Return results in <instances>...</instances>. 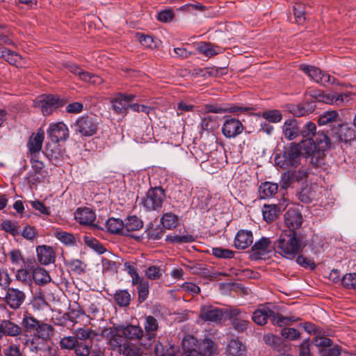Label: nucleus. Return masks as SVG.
<instances>
[{"label":"nucleus","mask_w":356,"mask_h":356,"mask_svg":"<svg viewBox=\"0 0 356 356\" xmlns=\"http://www.w3.org/2000/svg\"><path fill=\"white\" fill-rule=\"evenodd\" d=\"M273 245L276 252L288 259L296 258L302 249L300 241L293 231L282 233Z\"/></svg>","instance_id":"f257e3e1"},{"label":"nucleus","mask_w":356,"mask_h":356,"mask_svg":"<svg viewBox=\"0 0 356 356\" xmlns=\"http://www.w3.org/2000/svg\"><path fill=\"white\" fill-rule=\"evenodd\" d=\"M302 158L296 143H290L289 147H284L283 152L275 156L277 166L282 169L296 168L300 163Z\"/></svg>","instance_id":"f03ea898"},{"label":"nucleus","mask_w":356,"mask_h":356,"mask_svg":"<svg viewBox=\"0 0 356 356\" xmlns=\"http://www.w3.org/2000/svg\"><path fill=\"white\" fill-rule=\"evenodd\" d=\"M53 333L52 325L42 321L33 332L31 339L26 340V343L29 346L31 351L38 352L44 348V343L50 340Z\"/></svg>","instance_id":"7ed1b4c3"},{"label":"nucleus","mask_w":356,"mask_h":356,"mask_svg":"<svg viewBox=\"0 0 356 356\" xmlns=\"http://www.w3.org/2000/svg\"><path fill=\"white\" fill-rule=\"evenodd\" d=\"M226 319L230 320L232 326L238 332L246 331L250 324L248 314L237 307H228Z\"/></svg>","instance_id":"20e7f679"},{"label":"nucleus","mask_w":356,"mask_h":356,"mask_svg":"<svg viewBox=\"0 0 356 356\" xmlns=\"http://www.w3.org/2000/svg\"><path fill=\"white\" fill-rule=\"evenodd\" d=\"M101 335L108 341V343L112 349H116L120 353L129 343L125 339V337L122 332V328L119 325L113 326L109 328L104 327L102 331Z\"/></svg>","instance_id":"39448f33"},{"label":"nucleus","mask_w":356,"mask_h":356,"mask_svg":"<svg viewBox=\"0 0 356 356\" xmlns=\"http://www.w3.org/2000/svg\"><path fill=\"white\" fill-rule=\"evenodd\" d=\"M165 199L164 190L160 186L151 188L142 199L143 206L149 211H156L162 207Z\"/></svg>","instance_id":"423d86ee"},{"label":"nucleus","mask_w":356,"mask_h":356,"mask_svg":"<svg viewBox=\"0 0 356 356\" xmlns=\"http://www.w3.org/2000/svg\"><path fill=\"white\" fill-rule=\"evenodd\" d=\"M74 128L75 132L82 136H91L97 132V123L93 118L83 115L76 120Z\"/></svg>","instance_id":"0eeeda50"},{"label":"nucleus","mask_w":356,"mask_h":356,"mask_svg":"<svg viewBox=\"0 0 356 356\" xmlns=\"http://www.w3.org/2000/svg\"><path fill=\"white\" fill-rule=\"evenodd\" d=\"M300 70L310 77L315 82L325 86L327 83L334 84L335 78L331 76L329 74L323 72L319 68L307 65H301Z\"/></svg>","instance_id":"6e6552de"},{"label":"nucleus","mask_w":356,"mask_h":356,"mask_svg":"<svg viewBox=\"0 0 356 356\" xmlns=\"http://www.w3.org/2000/svg\"><path fill=\"white\" fill-rule=\"evenodd\" d=\"M65 101L52 95H45L37 100L35 106L39 108L44 115H49L56 108L65 105Z\"/></svg>","instance_id":"1a4fd4ad"},{"label":"nucleus","mask_w":356,"mask_h":356,"mask_svg":"<svg viewBox=\"0 0 356 356\" xmlns=\"http://www.w3.org/2000/svg\"><path fill=\"white\" fill-rule=\"evenodd\" d=\"M298 145L299 151L302 153V156H311L316 154L323 152L326 148L328 147L329 140L325 141V145H318V140H314L312 138L303 139L300 143H296Z\"/></svg>","instance_id":"9d476101"},{"label":"nucleus","mask_w":356,"mask_h":356,"mask_svg":"<svg viewBox=\"0 0 356 356\" xmlns=\"http://www.w3.org/2000/svg\"><path fill=\"white\" fill-rule=\"evenodd\" d=\"M4 302L10 309L17 310L19 309L26 300L25 293L14 287H8L6 290Z\"/></svg>","instance_id":"9b49d317"},{"label":"nucleus","mask_w":356,"mask_h":356,"mask_svg":"<svg viewBox=\"0 0 356 356\" xmlns=\"http://www.w3.org/2000/svg\"><path fill=\"white\" fill-rule=\"evenodd\" d=\"M245 129V127L239 120L235 118H225L222 125L221 131L226 138H235Z\"/></svg>","instance_id":"f8f14e48"},{"label":"nucleus","mask_w":356,"mask_h":356,"mask_svg":"<svg viewBox=\"0 0 356 356\" xmlns=\"http://www.w3.org/2000/svg\"><path fill=\"white\" fill-rule=\"evenodd\" d=\"M228 307L218 308L213 306H204L200 310V317L204 321L220 323L222 318L226 319Z\"/></svg>","instance_id":"ddd939ff"},{"label":"nucleus","mask_w":356,"mask_h":356,"mask_svg":"<svg viewBox=\"0 0 356 356\" xmlns=\"http://www.w3.org/2000/svg\"><path fill=\"white\" fill-rule=\"evenodd\" d=\"M49 139L55 143L65 141L69 137V130L67 125L63 122L51 123L47 131Z\"/></svg>","instance_id":"4468645a"},{"label":"nucleus","mask_w":356,"mask_h":356,"mask_svg":"<svg viewBox=\"0 0 356 356\" xmlns=\"http://www.w3.org/2000/svg\"><path fill=\"white\" fill-rule=\"evenodd\" d=\"M159 328V323L157 320L152 316H147L145 317L144 323L145 334H143L144 339H146L145 342L141 341V345L148 348L152 346L156 339V332Z\"/></svg>","instance_id":"2eb2a0df"},{"label":"nucleus","mask_w":356,"mask_h":356,"mask_svg":"<svg viewBox=\"0 0 356 356\" xmlns=\"http://www.w3.org/2000/svg\"><path fill=\"white\" fill-rule=\"evenodd\" d=\"M330 134L340 142L347 143L354 139L355 130L341 120L337 126L330 129Z\"/></svg>","instance_id":"dca6fc26"},{"label":"nucleus","mask_w":356,"mask_h":356,"mask_svg":"<svg viewBox=\"0 0 356 356\" xmlns=\"http://www.w3.org/2000/svg\"><path fill=\"white\" fill-rule=\"evenodd\" d=\"M300 135L303 139L312 138L314 140H318V145H325V140H329L327 135L323 132H316V127L314 123L312 122H307L302 129H300Z\"/></svg>","instance_id":"f3484780"},{"label":"nucleus","mask_w":356,"mask_h":356,"mask_svg":"<svg viewBox=\"0 0 356 356\" xmlns=\"http://www.w3.org/2000/svg\"><path fill=\"white\" fill-rule=\"evenodd\" d=\"M194 348L197 350L203 356H213L218 354V344L210 338L197 339L195 338Z\"/></svg>","instance_id":"a211bd4d"},{"label":"nucleus","mask_w":356,"mask_h":356,"mask_svg":"<svg viewBox=\"0 0 356 356\" xmlns=\"http://www.w3.org/2000/svg\"><path fill=\"white\" fill-rule=\"evenodd\" d=\"M38 261L42 265L47 266L55 262L56 254L52 247L42 245L36 248Z\"/></svg>","instance_id":"6ab92c4d"},{"label":"nucleus","mask_w":356,"mask_h":356,"mask_svg":"<svg viewBox=\"0 0 356 356\" xmlns=\"http://www.w3.org/2000/svg\"><path fill=\"white\" fill-rule=\"evenodd\" d=\"M123 222L122 235L131 237H134V232L140 230L143 226L142 220L136 216H130L125 218Z\"/></svg>","instance_id":"aec40b11"},{"label":"nucleus","mask_w":356,"mask_h":356,"mask_svg":"<svg viewBox=\"0 0 356 356\" xmlns=\"http://www.w3.org/2000/svg\"><path fill=\"white\" fill-rule=\"evenodd\" d=\"M307 177V172L303 170L284 172L281 177L280 186L282 188L286 189L290 187L294 181H299Z\"/></svg>","instance_id":"412c9836"},{"label":"nucleus","mask_w":356,"mask_h":356,"mask_svg":"<svg viewBox=\"0 0 356 356\" xmlns=\"http://www.w3.org/2000/svg\"><path fill=\"white\" fill-rule=\"evenodd\" d=\"M76 220L81 225H92L96 219L94 211L88 207L78 208L74 213Z\"/></svg>","instance_id":"4be33fe9"},{"label":"nucleus","mask_w":356,"mask_h":356,"mask_svg":"<svg viewBox=\"0 0 356 356\" xmlns=\"http://www.w3.org/2000/svg\"><path fill=\"white\" fill-rule=\"evenodd\" d=\"M271 250V241L269 238L262 237L256 241L252 247V255L254 259H261L263 256Z\"/></svg>","instance_id":"5701e85b"},{"label":"nucleus","mask_w":356,"mask_h":356,"mask_svg":"<svg viewBox=\"0 0 356 356\" xmlns=\"http://www.w3.org/2000/svg\"><path fill=\"white\" fill-rule=\"evenodd\" d=\"M282 129L285 138L288 140H293L300 135L299 122L296 119L286 120L282 127Z\"/></svg>","instance_id":"b1692460"},{"label":"nucleus","mask_w":356,"mask_h":356,"mask_svg":"<svg viewBox=\"0 0 356 356\" xmlns=\"http://www.w3.org/2000/svg\"><path fill=\"white\" fill-rule=\"evenodd\" d=\"M225 353L227 356H247V348L238 339H232L229 341Z\"/></svg>","instance_id":"393cba45"},{"label":"nucleus","mask_w":356,"mask_h":356,"mask_svg":"<svg viewBox=\"0 0 356 356\" xmlns=\"http://www.w3.org/2000/svg\"><path fill=\"white\" fill-rule=\"evenodd\" d=\"M23 328L18 324L10 321L2 320L0 322V333L10 337H18L22 334Z\"/></svg>","instance_id":"a878e982"},{"label":"nucleus","mask_w":356,"mask_h":356,"mask_svg":"<svg viewBox=\"0 0 356 356\" xmlns=\"http://www.w3.org/2000/svg\"><path fill=\"white\" fill-rule=\"evenodd\" d=\"M122 328V332L125 337V339L129 340H137L141 339L143 341V330L139 325H119Z\"/></svg>","instance_id":"bb28decb"},{"label":"nucleus","mask_w":356,"mask_h":356,"mask_svg":"<svg viewBox=\"0 0 356 356\" xmlns=\"http://www.w3.org/2000/svg\"><path fill=\"white\" fill-rule=\"evenodd\" d=\"M284 222L291 231H293L301 226L302 217L296 209H289L284 214Z\"/></svg>","instance_id":"cd10ccee"},{"label":"nucleus","mask_w":356,"mask_h":356,"mask_svg":"<svg viewBox=\"0 0 356 356\" xmlns=\"http://www.w3.org/2000/svg\"><path fill=\"white\" fill-rule=\"evenodd\" d=\"M253 241V236L250 231L239 230L234 238V246L237 249H245Z\"/></svg>","instance_id":"c85d7f7f"},{"label":"nucleus","mask_w":356,"mask_h":356,"mask_svg":"<svg viewBox=\"0 0 356 356\" xmlns=\"http://www.w3.org/2000/svg\"><path fill=\"white\" fill-rule=\"evenodd\" d=\"M341 120L338 111H327L323 112L318 118L319 125H329L331 128L337 126Z\"/></svg>","instance_id":"c756f323"},{"label":"nucleus","mask_w":356,"mask_h":356,"mask_svg":"<svg viewBox=\"0 0 356 356\" xmlns=\"http://www.w3.org/2000/svg\"><path fill=\"white\" fill-rule=\"evenodd\" d=\"M273 311L267 307H262L255 310L252 316V321L259 325H265L267 319L272 321Z\"/></svg>","instance_id":"7c9ffc66"},{"label":"nucleus","mask_w":356,"mask_h":356,"mask_svg":"<svg viewBox=\"0 0 356 356\" xmlns=\"http://www.w3.org/2000/svg\"><path fill=\"white\" fill-rule=\"evenodd\" d=\"M195 337L191 335L186 336L182 339L183 353L181 356H203L197 350L194 348Z\"/></svg>","instance_id":"2f4dec72"},{"label":"nucleus","mask_w":356,"mask_h":356,"mask_svg":"<svg viewBox=\"0 0 356 356\" xmlns=\"http://www.w3.org/2000/svg\"><path fill=\"white\" fill-rule=\"evenodd\" d=\"M44 138V132L41 130L31 136L27 145L30 153L40 152Z\"/></svg>","instance_id":"473e14b6"},{"label":"nucleus","mask_w":356,"mask_h":356,"mask_svg":"<svg viewBox=\"0 0 356 356\" xmlns=\"http://www.w3.org/2000/svg\"><path fill=\"white\" fill-rule=\"evenodd\" d=\"M112 108L117 114L126 115L128 113L127 101L125 100L124 95L118 94L112 100Z\"/></svg>","instance_id":"72a5a7b5"},{"label":"nucleus","mask_w":356,"mask_h":356,"mask_svg":"<svg viewBox=\"0 0 356 356\" xmlns=\"http://www.w3.org/2000/svg\"><path fill=\"white\" fill-rule=\"evenodd\" d=\"M42 321L35 318L29 312L23 314L22 325L26 332H33Z\"/></svg>","instance_id":"f704fd0d"},{"label":"nucleus","mask_w":356,"mask_h":356,"mask_svg":"<svg viewBox=\"0 0 356 356\" xmlns=\"http://www.w3.org/2000/svg\"><path fill=\"white\" fill-rule=\"evenodd\" d=\"M51 280L49 273L43 268L37 267L32 272L31 284L34 280L36 284L43 285L49 283Z\"/></svg>","instance_id":"c9c22d12"},{"label":"nucleus","mask_w":356,"mask_h":356,"mask_svg":"<svg viewBox=\"0 0 356 356\" xmlns=\"http://www.w3.org/2000/svg\"><path fill=\"white\" fill-rule=\"evenodd\" d=\"M197 49L206 56H213L221 52L223 49L219 46L213 45L211 43L200 42L197 44Z\"/></svg>","instance_id":"e433bc0d"},{"label":"nucleus","mask_w":356,"mask_h":356,"mask_svg":"<svg viewBox=\"0 0 356 356\" xmlns=\"http://www.w3.org/2000/svg\"><path fill=\"white\" fill-rule=\"evenodd\" d=\"M165 241L172 243H188L193 242L195 238L192 234L188 233V232L184 229V232L181 235L176 234H170L167 235Z\"/></svg>","instance_id":"4c0bfd02"},{"label":"nucleus","mask_w":356,"mask_h":356,"mask_svg":"<svg viewBox=\"0 0 356 356\" xmlns=\"http://www.w3.org/2000/svg\"><path fill=\"white\" fill-rule=\"evenodd\" d=\"M278 191V185L272 182H264L259 186V196L262 199L273 197Z\"/></svg>","instance_id":"58836bf2"},{"label":"nucleus","mask_w":356,"mask_h":356,"mask_svg":"<svg viewBox=\"0 0 356 356\" xmlns=\"http://www.w3.org/2000/svg\"><path fill=\"white\" fill-rule=\"evenodd\" d=\"M280 211V209L276 204H264L262 209L263 218L267 222L275 220Z\"/></svg>","instance_id":"ea45409f"},{"label":"nucleus","mask_w":356,"mask_h":356,"mask_svg":"<svg viewBox=\"0 0 356 356\" xmlns=\"http://www.w3.org/2000/svg\"><path fill=\"white\" fill-rule=\"evenodd\" d=\"M0 57L6 59L9 63L16 65L20 64V60H22L21 56L1 45H0Z\"/></svg>","instance_id":"a19ab883"},{"label":"nucleus","mask_w":356,"mask_h":356,"mask_svg":"<svg viewBox=\"0 0 356 356\" xmlns=\"http://www.w3.org/2000/svg\"><path fill=\"white\" fill-rule=\"evenodd\" d=\"M162 225L167 229H172L179 225V218L172 212H167L161 218Z\"/></svg>","instance_id":"79ce46f5"},{"label":"nucleus","mask_w":356,"mask_h":356,"mask_svg":"<svg viewBox=\"0 0 356 356\" xmlns=\"http://www.w3.org/2000/svg\"><path fill=\"white\" fill-rule=\"evenodd\" d=\"M46 156L50 162L55 165H60L63 161V154L58 145L47 149Z\"/></svg>","instance_id":"37998d69"},{"label":"nucleus","mask_w":356,"mask_h":356,"mask_svg":"<svg viewBox=\"0 0 356 356\" xmlns=\"http://www.w3.org/2000/svg\"><path fill=\"white\" fill-rule=\"evenodd\" d=\"M123 225V220L120 218H110L106 222L108 231L113 234H122Z\"/></svg>","instance_id":"c03bdc74"},{"label":"nucleus","mask_w":356,"mask_h":356,"mask_svg":"<svg viewBox=\"0 0 356 356\" xmlns=\"http://www.w3.org/2000/svg\"><path fill=\"white\" fill-rule=\"evenodd\" d=\"M298 199L305 203H309L316 198L315 191L312 186H306L298 193Z\"/></svg>","instance_id":"a18cd8bd"},{"label":"nucleus","mask_w":356,"mask_h":356,"mask_svg":"<svg viewBox=\"0 0 356 356\" xmlns=\"http://www.w3.org/2000/svg\"><path fill=\"white\" fill-rule=\"evenodd\" d=\"M74 334L76 339L80 340H86V339H94L99 334L95 330L86 328V327H80L76 329L74 331Z\"/></svg>","instance_id":"49530a36"},{"label":"nucleus","mask_w":356,"mask_h":356,"mask_svg":"<svg viewBox=\"0 0 356 356\" xmlns=\"http://www.w3.org/2000/svg\"><path fill=\"white\" fill-rule=\"evenodd\" d=\"M32 273L24 268L17 269L15 273V278L17 281L25 285H31Z\"/></svg>","instance_id":"de8ad7c7"},{"label":"nucleus","mask_w":356,"mask_h":356,"mask_svg":"<svg viewBox=\"0 0 356 356\" xmlns=\"http://www.w3.org/2000/svg\"><path fill=\"white\" fill-rule=\"evenodd\" d=\"M314 108L309 104H300L291 107V113L296 117H301L310 113Z\"/></svg>","instance_id":"09e8293b"},{"label":"nucleus","mask_w":356,"mask_h":356,"mask_svg":"<svg viewBox=\"0 0 356 356\" xmlns=\"http://www.w3.org/2000/svg\"><path fill=\"white\" fill-rule=\"evenodd\" d=\"M116 303L120 307H127L131 301V295L127 290L116 291L114 296Z\"/></svg>","instance_id":"8fccbe9b"},{"label":"nucleus","mask_w":356,"mask_h":356,"mask_svg":"<svg viewBox=\"0 0 356 356\" xmlns=\"http://www.w3.org/2000/svg\"><path fill=\"white\" fill-rule=\"evenodd\" d=\"M65 67L72 74L77 76L81 80L83 81L88 79V72L81 69L76 64L73 63H67Z\"/></svg>","instance_id":"3c124183"},{"label":"nucleus","mask_w":356,"mask_h":356,"mask_svg":"<svg viewBox=\"0 0 356 356\" xmlns=\"http://www.w3.org/2000/svg\"><path fill=\"white\" fill-rule=\"evenodd\" d=\"M261 116L272 123L280 122L282 119V112L276 109L266 111L262 113Z\"/></svg>","instance_id":"603ef678"},{"label":"nucleus","mask_w":356,"mask_h":356,"mask_svg":"<svg viewBox=\"0 0 356 356\" xmlns=\"http://www.w3.org/2000/svg\"><path fill=\"white\" fill-rule=\"evenodd\" d=\"M121 353L124 356H143V354L140 347L129 342L121 350Z\"/></svg>","instance_id":"864d4df0"},{"label":"nucleus","mask_w":356,"mask_h":356,"mask_svg":"<svg viewBox=\"0 0 356 356\" xmlns=\"http://www.w3.org/2000/svg\"><path fill=\"white\" fill-rule=\"evenodd\" d=\"M1 229L13 236L19 234L17 223L10 220H6L2 222Z\"/></svg>","instance_id":"5fc2aeb1"},{"label":"nucleus","mask_w":356,"mask_h":356,"mask_svg":"<svg viewBox=\"0 0 356 356\" xmlns=\"http://www.w3.org/2000/svg\"><path fill=\"white\" fill-rule=\"evenodd\" d=\"M264 341L265 343L273 348H279L282 343V339L273 334L264 335Z\"/></svg>","instance_id":"6e6d98bb"},{"label":"nucleus","mask_w":356,"mask_h":356,"mask_svg":"<svg viewBox=\"0 0 356 356\" xmlns=\"http://www.w3.org/2000/svg\"><path fill=\"white\" fill-rule=\"evenodd\" d=\"M55 236L60 242L66 245H71L75 242L74 236L72 234L67 232L56 231Z\"/></svg>","instance_id":"4d7b16f0"},{"label":"nucleus","mask_w":356,"mask_h":356,"mask_svg":"<svg viewBox=\"0 0 356 356\" xmlns=\"http://www.w3.org/2000/svg\"><path fill=\"white\" fill-rule=\"evenodd\" d=\"M163 275L161 268L156 266H150L145 270L146 277L152 280L159 279Z\"/></svg>","instance_id":"13d9d810"},{"label":"nucleus","mask_w":356,"mask_h":356,"mask_svg":"<svg viewBox=\"0 0 356 356\" xmlns=\"http://www.w3.org/2000/svg\"><path fill=\"white\" fill-rule=\"evenodd\" d=\"M351 101L350 94L348 92H334V105L341 106Z\"/></svg>","instance_id":"bf43d9fd"},{"label":"nucleus","mask_w":356,"mask_h":356,"mask_svg":"<svg viewBox=\"0 0 356 356\" xmlns=\"http://www.w3.org/2000/svg\"><path fill=\"white\" fill-rule=\"evenodd\" d=\"M12 282V278L6 269L0 268V289L6 290Z\"/></svg>","instance_id":"052dcab7"},{"label":"nucleus","mask_w":356,"mask_h":356,"mask_svg":"<svg viewBox=\"0 0 356 356\" xmlns=\"http://www.w3.org/2000/svg\"><path fill=\"white\" fill-rule=\"evenodd\" d=\"M341 282L344 287L356 291V273L346 274L343 277Z\"/></svg>","instance_id":"680f3d73"},{"label":"nucleus","mask_w":356,"mask_h":356,"mask_svg":"<svg viewBox=\"0 0 356 356\" xmlns=\"http://www.w3.org/2000/svg\"><path fill=\"white\" fill-rule=\"evenodd\" d=\"M85 243L95 252L99 254H102L105 252V248L102 245L99 241L95 238H89L88 236L84 237Z\"/></svg>","instance_id":"e2e57ef3"},{"label":"nucleus","mask_w":356,"mask_h":356,"mask_svg":"<svg viewBox=\"0 0 356 356\" xmlns=\"http://www.w3.org/2000/svg\"><path fill=\"white\" fill-rule=\"evenodd\" d=\"M212 254L218 258L223 259H230L234 255V252L232 250L222 248H213Z\"/></svg>","instance_id":"0e129e2a"},{"label":"nucleus","mask_w":356,"mask_h":356,"mask_svg":"<svg viewBox=\"0 0 356 356\" xmlns=\"http://www.w3.org/2000/svg\"><path fill=\"white\" fill-rule=\"evenodd\" d=\"M281 334L286 339L294 341L300 338V332L293 327H284L281 331Z\"/></svg>","instance_id":"69168bd1"},{"label":"nucleus","mask_w":356,"mask_h":356,"mask_svg":"<svg viewBox=\"0 0 356 356\" xmlns=\"http://www.w3.org/2000/svg\"><path fill=\"white\" fill-rule=\"evenodd\" d=\"M174 17L175 14L173 10L172 9H166L159 12L156 18L159 22L168 23L172 22Z\"/></svg>","instance_id":"338daca9"},{"label":"nucleus","mask_w":356,"mask_h":356,"mask_svg":"<svg viewBox=\"0 0 356 356\" xmlns=\"http://www.w3.org/2000/svg\"><path fill=\"white\" fill-rule=\"evenodd\" d=\"M77 343L78 341L75 336L65 337L60 341L61 348L69 350L74 348Z\"/></svg>","instance_id":"774afa93"}]
</instances>
